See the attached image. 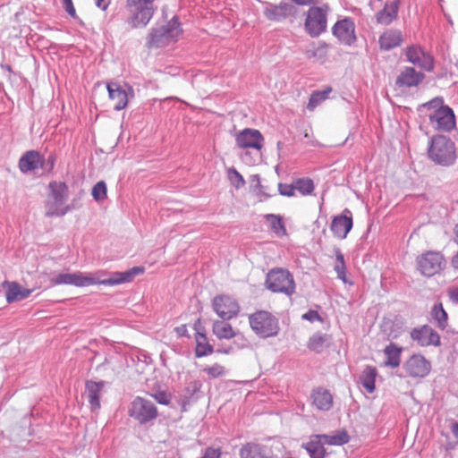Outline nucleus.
Returning a JSON list of instances; mask_svg holds the SVG:
<instances>
[{
  "label": "nucleus",
  "instance_id": "1",
  "mask_svg": "<svg viewBox=\"0 0 458 458\" xmlns=\"http://www.w3.org/2000/svg\"><path fill=\"white\" fill-rule=\"evenodd\" d=\"M419 111L428 116L432 126L438 131H449L455 126L453 110L444 105L441 98H436L419 106Z\"/></svg>",
  "mask_w": 458,
  "mask_h": 458
},
{
  "label": "nucleus",
  "instance_id": "2",
  "mask_svg": "<svg viewBox=\"0 0 458 458\" xmlns=\"http://www.w3.org/2000/svg\"><path fill=\"white\" fill-rule=\"evenodd\" d=\"M48 194L45 204L46 216L49 217L66 215L71 207L65 204L69 189L65 182L52 181L48 183Z\"/></svg>",
  "mask_w": 458,
  "mask_h": 458
},
{
  "label": "nucleus",
  "instance_id": "3",
  "mask_svg": "<svg viewBox=\"0 0 458 458\" xmlns=\"http://www.w3.org/2000/svg\"><path fill=\"white\" fill-rule=\"evenodd\" d=\"M156 0H126L129 13L128 24L132 29L145 28L152 19L157 7Z\"/></svg>",
  "mask_w": 458,
  "mask_h": 458
},
{
  "label": "nucleus",
  "instance_id": "4",
  "mask_svg": "<svg viewBox=\"0 0 458 458\" xmlns=\"http://www.w3.org/2000/svg\"><path fill=\"white\" fill-rule=\"evenodd\" d=\"M428 154L434 163L440 165H450L456 159L455 144L445 136H435L431 140Z\"/></svg>",
  "mask_w": 458,
  "mask_h": 458
},
{
  "label": "nucleus",
  "instance_id": "5",
  "mask_svg": "<svg viewBox=\"0 0 458 458\" xmlns=\"http://www.w3.org/2000/svg\"><path fill=\"white\" fill-rule=\"evenodd\" d=\"M266 286L273 293H280L291 296L295 292V283L293 275L284 268H273L266 277Z\"/></svg>",
  "mask_w": 458,
  "mask_h": 458
},
{
  "label": "nucleus",
  "instance_id": "6",
  "mask_svg": "<svg viewBox=\"0 0 458 458\" xmlns=\"http://www.w3.org/2000/svg\"><path fill=\"white\" fill-rule=\"evenodd\" d=\"M180 22L176 18H173L165 26L154 30L148 36V47H161L167 46L178 40L182 35Z\"/></svg>",
  "mask_w": 458,
  "mask_h": 458
},
{
  "label": "nucleus",
  "instance_id": "7",
  "mask_svg": "<svg viewBox=\"0 0 458 458\" xmlns=\"http://www.w3.org/2000/svg\"><path fill=\"white\" fill-rule=\"evenodd\" d=\"M416 266L420 275L432 277L444 271L446 260L440 251L427 250L417 258Z\"/></svg>",
  "mask_w": 458,
  "mask_h": 458
},
{
  "label": "nucleus",
  "instance_id": "8",
  "mask_svg": "<svg viewBox=\"0 0 458 458\" xmlns=\"http://www.w3.org/2000/svg\"><path fill=\"white\" fill-rule=\"evenodd\" d=\"M128 413L141 425L155 420L158 415L156 405L140 396L135 397L131 403Z\"/></svg>",
  "mask_w": 458,
  "mask_h": 458
},
{
  "label": "nucleus",
  "instance_id": "9",
  "mask_svg": "<svg viewBox=\"0 0 458 458\" xmlns=\"http://www.w3.org/2000/svg\"><path fill=\"white\" fill-rule=\"evenodd\" d=\"M250 327L263 337L276 335L278 332L277 319L267 311H258L249 318Z\"/></svg>",
  "mask_w": 458,
  "mask_h": 458
},
{
  "label": "nucleus",
  "instance_id": "10",
  "mask_svg": "<svg viewBox=\"0 0 458 458\" xmlns=\"http://www.w3.org/2000/svg\"><path fill=\"white\" fill-rule=\"evenodd\" d=\"M212 309L221 319L230 320L238 316L241 307L233 296L218 294L212 300Z\"/></svg>",
  "mask_w": 458,
  "mask_h": 458
},
{
  "label": "nucleus",
  "instance_id": "11",
  "mask_svg": "<svg viewBox=\"0 0 458 458\" xmlns=\"http://www.w3.org/2000/svg\"><path fill=\"white\" fill-rule=\"evenodd\" d=\"M305 28L311 37L320 35L327 28V8L310 7L307 13Z\"/></svg>",
  "mask_w": 458,
  "mask_h": 458
},
{
  "label": "nucleus",
  "instance_id": "12",
  "mask_svg": "<svg viewBox=\"0 0 458 458\" xmlns=\"http://www.w3.org/2000/svg\"><path fill=\"white\" fill-rule=\"evenodd\" d=\"M411 338L420 346H440L441 340L438 333L428 325L413 328L410 333Z\"/></svg>",
  "mask_w": 458,
  "mask_h": 458
},
{
  "label": "nucleus",
  "instance_id": "13",
  "mask_svg": "<svg viewBox=\"0 0 458 458\" xmlns=\"http://www.w3.org/2000/svg\"><path fill=\"white\" fill-rule=\"evenodd\" d=\"M237 147L240 148H254L260 151L264 145V138L259 131L244 129L235 136Z\"/></svg>",
  "mask_w": 458,
  "mask_h": 458
},
{
  "label": "nucleus",
  "instance_id": "14",
  "mask_svg": "<svg viewBox=\"0 0 458 458\" xmlns=\"http://www.w3.org/2000/svg\"><path fill=\"white\" fill-rule=\"evenodd\" d=\"M407 60L417 65L425 71H431L434 67V62L432 56L424 51L420 46H411L405 50Z\"/></svg>",
  "mask_w": 458,
  "mask_h": 458
},
{
  "label": "nucleus",
  "instance_id": "15",
  "mask_svg": "<svg viewBox=\"0 0 458 458\" xmlns=\"http://www.w3.org/2000/svg\"><path fill=\"white\" fill-rule=\"evenodd\" d=\"M52 285L59 284H72L78 287H83L97 284L94 277L89 276H84L83 274L78 273H66L59 274L55 277L51 279Z\"/></svg>",
  "mask_w": 458,
  "mask_h": 458
},
{
  "label": "nucleus",
  "instance_id": "16",
  "mask_svg": "<svg viewBox=\"0 0 458 458\" xmlns=\"http://www.w3.org/2000/svg\"><path fill=\"white\" fill-rule=\"evenodd\" d=\"M333 34L341 42L351 45L356 39L354 23L349 19L339 21L333 27Z\"/></svg>",
  "mask_w": 458,
  "mask_h": 458
},
{
  "label": "nucleus",
  "instance_id": "17",
  "mask_svg": "<svg viewBox=\"0 0 458 458\" xmlns=\"http://www.w3.org/2000/svg\"><path fill=\"white\" fill-rule=\"evenodd\" d=\"M295 12L294 7L284 2L279 4H268L263 11L266 18L271 21H281L286 19L289 15L293 14Z\"/></svg>",
  "mask_w": 458,
  "mask_h": 458
},
{
  "label": "nucleus",
  "instance_id": "18",
  "mask_svg": "<svg viewBox=\"0 0 458 458\" xmlns=\"http://www.w3.org/2000/svg\"><path fill=\"white\" fill-rule=\"evenodd\" d=\"M107 383L106 381L87 380L85 383V394L91 411L100 409V396L104 387Z\"/></svg>",
  "mask_w": 458,
  "mask_h": 458
},
{
  "label": "nucleus",
  "instance_id": "19",
  "mask_svg": "<svg viewBox=\"0 0 458 458\" xmlns=\"http://www.w3.org/2000/svg\"><path fill=\"white\" fill-rule=\"evenodd\" d=\"M423 79L424 75L421 72L415 71L412 67H405L397 76L395 84L399 88L416 87Z\"/></svg>",
  "mask_w": 458,
  "mask_h": 458
},
{
  "label": "nucleus",
  "instance_id": "20",
  "mask_svg": "<svg viewBox=\"0 0 458 458\" xmlns=\"http://www.w3.org/2000/svg\"><path fill=\"white\" fill-rule=\"evenodd\" d=\"M2 287L5 290V298L8 303L21 301L29 297L32 292L23 288L16 282L4 281Z\"/></svg>",
  "mask_w": 458,
  "mask_h": 458
},
{
  "label": "nucleus",
  "instance_id": "21",
  "mask_svg": "<svg viewBox=\"0 0 458 458\" xmlns=\"http://www.w3.org/2000/svg\"><path fill=\"white\" fill-rule=\"evenodd\" d=\"M43 165V157L35 150L25 152L19 160V168L22 173H28L38 167H42Z\"/></svg>",
  "mask_w": 458,
  "mask_h": 458
},
{
  "label": "nucleus",
  "instance_id": "22",
  "mask_svg": "<svg viewBox=\"0 0 458 458\" xmlns=\"http://www.w3.org/2000/svg\"><path fill=\"white\" fill-rule=\"evenodd\" d=\"M110 99L114 102L115 110L125 108L128 104V95L125 89L116 82H110L106 85Z\"/></svg>",
  "mask_w": 458,
  "mask_h": 458
},
{
  "label": "nucleus",
  "instance_id": "23",
  "mask_svg": "<svg viewBox=\"0 0 458 458\" xmlns=\"http://www.w3.org/2000/svg\"><path fill=\"white\" fill-rule=\"evenodd\" d=\"M400 0L387 1L384 8L377 13V21L384 25L392 23L397 18Z\"/></svg>",
  "mask_w": 458,
  "mask_h": 458
},
{
  "label": "nucleus",
  "instance_id": "24",
  "mask_svg": "<svg viewBox=\"0 0 458 458\" xmlns=\"http://www.w3.org/2000/svg\"><path fill=\"white\" fill-rule=\"evenodd\" d=\"M144 270L145 269L142 267H133L132 268L125 272L115 273L113 275L112 277L102 280L99 282V284L104 285H115L123 283H128L132 281L136 276L143 274Z\"/></svg>",
  "mask_w": 458,
  "mask_h": 458
},
{
  "label": "nucleus",
  "instance_id": "25",
  "mask_svg": "<svg viewBox=\"0 0 458 458\" xmlns=\"http://www.w3.org/2000/svg\"><path fill=\"white\" fill-rule=\"evenodd\" d=\"M352 227V218L345 215L335 216L331 223L332 232L334 235L339 239L346 238Z\"/></svg>",
  "mask_w": 458,
  "mask_h": 458
},
{
  "label": "nucleus",
  "instance_id": "26",
  "mask_svg": "<svg viewBox=\"0 0 458 458\" xmlns=\"http://www.w3.org/2000/svg\"><path fill=\"white\" fill-rule=\"evenodd\" d=\"M311 399L312 404L319 411H329L333 406V396L327 389L318 387L313 390Z\"/></svg>",
  "mask_w": 458,
  "mask_h": 458
},
{
  "label": "nucleus",
  "instance_id": "27",
  "mask_svg": "<svg viewBox=\"0 0 458 458\" xmlns=\"http://www.w3.org/2000/svg\"><path fill=\"white\" fill-rule=\"evenodd\" d=\"M212 333L219 340H231L237 335L232 325L224 319H216L213 322Z\"/></svg>",
  "mask_w": 458,
  "mask_h": 458
},
{
  "label": "nucleus",
  "instance_id": "28",
  "mask_svg": "<svg viewBox=\"0 0 458 458\" xmlns=\"http://www.w3.org/2000/svg\"><path fill=\"white\" fill-rule=\"evenodd\" d=\"M379 46L382 50H390L399 47L403 42V36L400 30H388L379 37Z\"/></svg>",
  "mask_w": 458,
  "mask_h": 458
},
{
  "label": "nucleus",
  "instance_id": "29",
  "mask_svg": "<svg viewBox=\"0 0 458 458\" xmlns=\"http://www.w3.org/2000/svg\"><path fill=\"white\" fill-rule=\"evenodd\" d=\"M403 348L395 344H390L384 349L386 359L384 364L391 369H396L401 363V353Z\"/></svg>",
  "mask_w": 458,
  "mask_h": 458
},
{
  "label": "nucleus",
  "instance_id": "30",
  "mask_svg": "<svg viewBox=\"0 0 458 458\" xmlns=\"http://www.w3.org/2000/svg\"><path fill=\"white\" fill-rule=\"evenodd\" d=\"M406 369L409 372H428L431 364L420 354H413L405 363Z\"/></svg>",
  "mask_w": 458,
  "mask_h": 458
},
{
  "label": "nucleus",
  "instance_id": "31",
  "mask_svg": "<svg viewBox=\"0 0 458 458\" xmlns=\"http://www.w3.org/2000/svg\"><path fill=\"white\" fill-rule=\"evenodd\" d=\"M315 437L319 439L323 445H343L350 441V437L344 429L337 431L334 435L321 434L316 435Z\"/></svg>",
  "mask_w": 458,
  "mask_h": 458
},
{
  "label": "nucleus",
  "instance_id": "32",
  "mask_svg": "<svg viewBox=\"0 0 458 458\" xmlns=\"http://www.w3.org/2000/svg\"><path fill=\"white\" fill-rule=\"evenodd\" d=\"M266 221L269 224L271 231L278 237H284L287 235V230L284 219L279 215L267 214L265 216Z\"/></svg>",
  "mask_w": 458,
  "mask_h": 458
},
{
  "label": "nucleus",
  "instance_id": "33",
  "mask_svg": "<svg viewBox=\"0 0 458 458\" xmlns=\"http://www.w3.org/2000/svg\"><path fill=\"white\" fill-rule=\"evenodd\" d=\"M330 340L329 335L318 333L310 338L308 347L312 352H321L329 346Z\"/></svg>",
  "mask_w": 458,
  "mask_h": 458
},
{
  "label": "nucleus",
  "instance_id": "34",
  "mask_svg": "<svg viewBox=\"0 0 458 458\" xmlns=\"http://www.w3.org/2000/svg\"><path fill=\"white\" fill-rule=\"evenodd\" d=\"M201 383L199 381L194 380L187 383L180 400L182 411H187V405L190 404L191 397L199 391Z\"/></svg>",
  "mask_w": 458,
  "mask_h": 458
},
{
  "label": "nucleus",
  "instance_id": "35",
  "mask_svg": "<svg viewBox=\"0 0 458 458\" xmlns=\"http://www.w3.org/2000/svg\"><path fill=\"white\" fill-rule=\"evenodd\" d=\"M241 458H268L264 454L263 447L255 443H247L240 450Z\"/></svg>",
  "mask_w": 458,
  "mask_h": 458
},
{
  "label": "nucleus",
  "instance_id": "36",
  "mask_svg": "<svg viewBox=\"0 0 458 458\" xmlns=\"http://www.w3.org/2000/svg\"><path fill=\"white\" fill-rule=\"evenodd\" d=\"M431 316L436 321L437 327L441 330L446 328L448 325V315L441 302L436 303L431 309Z\"/></svg>",
  "mask_w": 458,
  "mask_h": 458
},
{
  "label": "nucleus",
  "instance_id": "37",
  "mask_svg": "<svg viewBox=\"0 0 458 458\" xmlns=\"http://www.w3.org/2000/svg\"><path fill=\"white\" fill-rule=\"evenodd\" d=\"M196 340V355L198 357L205 356L212 353L213 347L208 344L206 334L198 332L195 335Z\"/></svg>",
  "mask_w": 458,
  "mask_h": 458
},
{
  "label": "nucleus",
  "instance_id": "38",
  "mask_svg": "<svg viewBox=\"0 0 458 458\" xmlns=\"http://www.w3.org/2000/svg\"><path fill=\"white\" fill-rule=\"evenodd\" d=\"M331 92H332L331 87H327L323 90L313 91L309 99L307 108L310 111H313L318 106H319L323 101H325L328 98V96Z\"/></svg>",
  "mask_w": 458,
  "mask_h": 458
},
{
  "label": "nucleus",
  "instance_id": "39",
  "mask_svg": "<svg viewBox=\"0 0 458 458\" xmlns=\"http://www.w3.org/2000/svg\"><path fill=\"white\" fill-rule=\"evenodd\" d=\"M302 447L308 452L310 458H326V449L323 443L318 439V441L311 440Z\"/></svg>",
  "mask_w": 458,
  "mask_h": 458
},
{
  "label": "nucleus",
  "instance_id": "40",
  "mask_svg": "<svg viewBox=\"0 0 458 458\" xmlns=\"http://www.w3.org/2000/svg\"><path fill=\"white\" fill-rule=\"evenodd\" d=\"M295 191L301 195L307 196L312 194L315 186L314 182L310 178H300L294 182Z\"/></svg>",
  "mask_w": 458,
  "mask_h": 458
},
{
  "label": "nucleus",
  "instance_id": "41",
  "mask_svg": "<svg viewBox=\"0 0 458 458\" xmlns=\"http://www.w3.org/2000/svg\"><path fill=\"white\" fill-rule=\"evenodd\" d=\"M334 269L336 272L338 278L344 283H346V266L344 255L339 250L335 251V264Z\"/></svg>",
  "mask_w": 458,
  "mask_h": 458
},
{
  "label": "nucleus",
  "instance_id": "42",
  "mask_svg": "<svg viewBox=\"0 0 458 458\" xmlns=\"http://www.w3.org/2000/svg\"><path fill=\"white\" fill-rule=\"evenodd\" d=\"M377 374H362L357 383L361 386L368 393L371 394L375 390L376 376Z\"/></svg>",
  "mask_w": 458,
  "mask_h": 458
},
{
  "label": "nucleus",
  "instance_id": "43",
  "mask_svg": "<svg viewBox=\"0 0 458 458\" xmlns=\"http://www.w3.org/2000/svg\"><path fill=\"white\" fill-rule=\"evenodd\" d=\"M91 194L97 201H102L106 199L107 196V190L105 182L100 181L97 182L92 188Z\"/></svg>",
  "mask_w": 458,
  "mask_h": 458
},
{
  "label": "nucleus",
  "instance_id": "44",
  "mask_svg": "<svg viewBox=\"0 0 458 458\" xmlns=\"http://www.w3.org/2000/svg\"><path fill=\"white\" fill-rule=\"evenodd\" d=\"M151 396L160 404L168 405L171 402V394L165 390H157Z\"/></svg>",
  "mask_w": 458,
  "mask_h": 458
},
{
  "label": "nucleus",
  "instance_id": "45",
  "mask_svg": "<svg viewBox=\"0 0 458 458\" xmlns=\"http://www.w3.org/2000/svg\"><path fill=\"white\" fill-rule=\"evenodd\" d=\"M229 178L232 184L237 189L242 187L245 183L242 175L235 169L229 170Z\"/></svg>",
  "mask_w": 458,
  "mask_h": 458
},
{
  "label": "nucleus",
  "instance_id": "46",
  "mask_svg": "<svg viewBox=\"0 0 458 458\" xmlns=\"http://www.w3.org/2000/svg\"><path fill=\"white\" fill-rule=\"evenodd\" d=\"M278 190L281 195L292 197L295 194V185L279 183Z\"/></svg>",
  "mask_w": 458,
  "mask_h": 458
},
{
  "label": "nucleus",
  "instance_id": "47",
  "mask_svg": "<svg viewBox=\"0 0 458 458\" xmlns=\"http://www.w3.org/2000/svg\"><path fill=\"white\" fill-rule=\"evenodd\" d=\"M221 454L222 452L220 447L215 448L209 446L204 450L203 455L199 458H221Z\"/></svg>",
  "mask_w": 458,
  "mask_h": 458
},
{
  "label": "nucleus",
  "instance_id": "48",
  "mask_svg": "<svg viewBox=\"0 0 458 458\" xmlns=\"http://www.w3.org/2000/svg\"><path fill=\"white\" fill-rule=\"evenodd\" d=\"M302 318L309 320L310 322H314V321L322 322L321 317L316 310H309L308 312H306L305 314L302 315Z\"/></svg>",
  "mask_w": 458,
  "mask_h": 458
},
{
  "label": "nucleus",
  "instance_id": "49",
  "mask_svg": "<svg viewBox=\"0 0 458 458\" xmlns=\"http://www.w3.org/2000/svg\"><path fill=\"white\" fill-rule=\"evenodd\" d=\"M447 294L453 303L458 304V286L449 288Z\"/></svg>",
  "mask_w": 458,
  "mask_h": 458
},
{
  "label": "nucleus",
  "instance_id": "50",
  "mask_svg": "<svg viewBox=\"0 0 458 458\" xmlns=\"http://www.w3.org/2000/svg\"><path fill=\"white\" fill-rule=\"evenodd\" d=\"M65 11L68 13L69 15L72 17H75L76 11L72 4V0H63Z\"/></svg>",
  "mask_w": 458,
  "mask_h": 458
},
{
  "label": "nucleus",
  "instance_id": "51",
  "mask_svg": "<svg viewBox=\"0 0 458 458\" xmlns=\"http://www.w3.org/2000/svg\"><path fill=\"white\" fill-rule=\"evenodd\" d=\"M394 326L397 327V328L395 330H392L390 333H389V336L392 337V338H397L400 334L402 333L403 331V327H402V325H399V324H395Z\"/></svg>",
  "mask_w": 458,
  "mask_h": 458
},
{
  "label": "nucleus",
  "instance_id": "52",
  "mask_svg": "<svg viewBox=\"0 0 458 458\" xmlns=\"http://www.w3.org/2000/svg\"><path fill=\"white\" fill-rule=\"evenodd\" d=\"M96 5L105 11L109 5V0H96Z\"/></svg>",
  "mask_w": 458,
  "mask_h": 458
},
{
  "label": "nucleus",
  "instance_id": "53",
  "mask_svg": "<svg viewBox=\"0 0 458 458\" xmlns=\"http://www.w3.org/2000/svg\"><path fill=\"white\" fill-rule=\"evenodd\" d=\"M293 3L299 5H309L317 0H292Z\"/></svg>",
  "mask_w": 458,
  "mask_h": 458
},
{
  "label": "nucleus",
  "instance_id": "54",
  "mask_svg": "<svg viewBox=\"0 0 458 458\" xmlns=\"http://www.w3.org/2000/svg\"><path fill=\"white\" fill-rule=\"evenodd\" d=\"M451 431L454 437L458 439V422H454L451 426Z\"/></svg>",
  "mask_w": 458,
  "mask_h": 458
},
{
  "label": "nucleus",
  "instance_id": "55",
  "mask_svg": "<svg viewBox=\"0 0 458 458\" xmlns=\"http://www.w3.org/2000/svg\"><path fill=\"white\" fill-rule=\"evenodd\" d=\"M451 265L454 269L458 270V252L452 258Z\"/></svg>",
  "mask_w": 458,
  "mask_h": 458
},
{
  "label": "nucleus",
  "instance_id": "56",
  "mask_svg": "<svg viewBox=\"0 0 458 458\" xmlns=\"http://www.w3.org/2000/svg\"><path fill=\"white\" fill-rule=\"evenodd\" d=\"M327 44H326L325 42H319L318 43V50H321L322 52H326L327 49Z\"/></svg>",
  "mask_w": 458,
  "mask_h": 458
},
{
  "label": "nucleus",
  "instance_id": "57",
  "mask_svg": "<svg viewBox=\"0 0 458 458\" xmlns=\"http://www.w3.org/2000/svg\"><path fill=\"white\" fill-rule=\"evenodd\" d=\"M48 162L50 163V169H53L55 163V157L50 156L48 158Z\"/></svg>",
  "mask_w": 458,
  "mask_h": 458
},
{
  "label": "nucleus",
  "instance_id": "58",
  "mask_svg": "<svg viewBox=\"0 0 458 458\" xmlns=\"http://www.w3.org/2000/svg\"><path fill=\"white\" fill-rule=\"evenodd\" d=\"M454 242L458 244V224L454 226Z\"/></svg>",
  "mask_w": 458,
  "mask_h": 458
},
{
  "label": "nucleus",
  "instance_id": "59",
  "mask_svg": "<svg viewBox=\"0 0 458 458\" xmlns=\"http://www.w3.org/2000/svg\"><path fill=\"white\" fill-rule=\"evenodd\" d=\"M412 376H420L421 377H423L426 374H419V373H416V374H411Z\"/></svg>",
  "mask_w": 458,
  "mask_h": 458
},
{
  "label": "nucleus",
  "instance_id": "60",
  "mask_svg": "<svg viewBox=\"0 0 458 458\" xmlns=\"http://www.w3.org/2000/svg\"><path fill=\"white\" fill-rule=\"evenodd\" d=\"M165 458H181L180 455L173 456V457H165Z\"/></svg>",
  "mask_w": 458,
  "mask_h": 458
},
{
  "label": "nucleus",
  "instance_id": "61",
  "mask_svg": "<svg viewBox=\"0 0 458 458\" xmlns=\"http://www.w3.org/2000/svg\"><path fill=\"white\" fill-rule=\"evenodd\" d=\"M218 375H219V374H216V373H213V374H212V376H213L214 377H216V376H218Z\"/></svg>",
  "mask_w": 458,
  "mask_h": 458
}]
</instances>
